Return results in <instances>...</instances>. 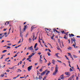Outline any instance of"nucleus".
Wrapping results in <instances>:
<instances>
[{
  "instance_id": "1",
  "label": "nucleus",
  "mask_w": 80,
  "mask_h": 80,
  "mask_svg": "<svg viewBox=\"0 0 80 80\" xmlns=\"http://www.w3.org/2000/svg\"><path fill=\"white\" fill-rule=\"evenodd\" d=\"M58 68L57 67L55 68V71L53 72V75H57V72H58Z\"/></svg>"
},
{
  "instance_id": "2",
  "label": "nucleus",
  "mask_w": 80,
  "mask_h": 80,
  "mask_svg": "<svg viewBox=\"0 0 80 80\" xmlns=\"http://www.w3.org/2000/svg\"><path fill=\"white\" fill-rule=\"evenodd\" d=\"M32 66H29L28 68V72H30L31 70H32Z\"/></svg>"
},
{
  "instance_id": "3",
  "label": "nucleus",
  "mask_w": 80,
  "mask_h": 80,
  "mask_svg": "<svg viewBox=\"0 0 80 80\" xmlns=\"http://www.w3.org/2000/svg\"><path fill=\"white\" fill-rule=\"evenodd\" d=\"M47 72V70H45V71L43 72H42L41 73V76H43L44 74L46 73V72Z\"/></svg>"
},
{
  "instance_id": "4",
  "label": "nucleus",
  "mask_w": 80,
  "mask_h": 80,
  "mask_svg": "<svg viewBox=\"0 0 80 80\" xmlns=\"http://www.w3.org/2000/svg\"><path fill=\"white\" fill-rule=\"evenodd\" d=\"M65 74L66 75H68V77H69V76H70V72H65Z\"/></svg>"
},
{
  "instance_id": "5",
  "label": "nucleus",
  "mask_w": 80,
  "mask_h": 80,
  "mask_svg": "<svg viewBox=\"0 0 80 80\" xmlns=\"http://www.w3.org/2000/svg\"><path fill=\"white\" fill-rule=\"evenodd\" d=\"M74 75H73L71 77L68 79V80H72V78H73V77H74Z\"/></svg>"
},
{
  "instance_id": "6",
  "label": "nucleus",
  "mask_w": 80,
  "mask_h": 80,
  "mask_svg": "<svg viewBox=\"0 0 80 80\" xmlns=\"http://www.w3.org/2000/svg\"><path fill=\"white\" fill-rule=\"evenodd\" d=\"M28 50H33V46H31V47H29V48L28 49Z\"/></svg>"
},
{
  "instance_id": "7",
  "label": "nucleus",
  "mask_w": 80,
  "mask_h": 80,
  "mask_svg": "<svg viewBox=\"0 0 80 80\" xmlns=\"http://www.w3.org/2000/svg\"><path fill=\"white\" fill-rule=\"evenodd\" d=\"M71 39L72 43H73V42H75V41H76V40H75V39L74 37H73V38H71Z\"/></svg>"
},
{
  "instance_id": "8",
  "label": "nucleus",
  "mask_w": 80,
  "mask_h": 80,
  "mask_svg": "<svg viewBox=\"0 0 80 80\" xmlns=\"http://www.w3.org/2000/svg\"><path fill=\"white\" fill-rule=\"evenodd\" d=\"M69 37H70V38H71V37H72L71 36H72V37H74V35L73 34H69Z\"/></svg>"
},
{
  "instance_id": "9",
  "label": "nucleus",
  "mask_w": 80,
  "mask_h": 80,
  "mask_svg": "<svg viewBox=\"0 0 80 80\" xmlns=\"http://www.w3.org/2000/svg\"><path fill=\"white\" fill-rule=\"evenodd\" d=\"M27 25L24 26V30L25 31V30H26V28H27Z\"/></svg>"
},
{
  "instance_id": "10",
  "label": "nucleus",
  "mask_w": 80,
  "mask_h": 80,
  "mask_svg": "<svg viewBox=\"0 0 80 80\" xmlns=\"http://www.w3.org/2000/svg\"><path fill=\"white\" fill-rule=\"evenodd\" d=\"M9 22H8V21L6 22L5 23V25H7V24L8 25V24H9Z\"/></svg>"
},
{
  "instance_id": "11",
  "label": "nucleus",
  "mask_w": 80,
  "mask_h": 80,
  "mask_svg": "<svg viewBox=\"0 0 80 80\" xmlns=\"http://www.w3.org/2000/svg\"><path fill=\"white\" fill-rule=\"evenodd\" d=\"M34 26H32V27H31V29H32V30H34V29H35V28H37V27H34Z\"/></svg>"
},
{
  "instance_id": "12",
  "label": "nucleus",
  "mask_w": 80,
  "mask_h": 80,
  "mask_svg": "<svg viewBox=\"0 0 80 80\" xmlns=\"http://www.w3.org/2000/svg\"><path fill=\"white\" fill-rule=\"evenodd\" d=\"M72 46H73V47H74V48H77L78 47L77 46L75 45V44H73L72 45Z\"/></svg>"
},
{
  "instance_id": "13",
  "label": "nucleus",
  "mask_w": 80,
  "mask_h": 80,
  "mask_svg": "<svg viewBox=\"0 0 80 80\" xmlns=\"http://www.w3.org/2000/svg\"><path fill=\"white\" fill-rule=\"evenodd\" d=\"M39 39L40 40H42V41H43V38L42 37H41V39H40V36L39 37Z\"/></svg>"
},
{
  "instance_id": "14",
  "label": "nucleus",
  "mask_w": 80,
  "mask_h": 80,
  "mask_svg": "<svg viewBox=\"0 0 80 80\" xmlns=\"http://www.w3.org/2000/svg\"><path fill=\"white\" fill-rule=\"evenodd\" d=\"M42 77L41 76L39 75V80H42Z\"/></svg>"
},
{
  "instance_id": "15",
  "label": "nucleus",
  "mask_w": 80,
  "mask_h": 80,
  "mask_svg": "<svg viewBox=\"0 0 80 80\" xmlns=\"http://www.w3.org/2000/svg\"><path fill=\"white\" fill-rule=\"evenodd\" d=\"M72 49V47H70L68 48V49L69 50H71Z\"/></svg>"
},
{
  "instance_id": "16",
  "label": "nucleus",
  "mask_w": 80,
  "mask_h": 80,
  "mask_svg": "<svg viewBox=\"0 0 80 80\" xmlns=\"http://www.w3.org/2000/svg\"><path fill=\"white\" fill-rule=\"evenodd\" d=\"M37 43H36L35 44V45L34 46V48L35 49L36 48V47H37Z\"/></svg>"
},
{
  "instance_id": "17",
  "label": "nucleus",
  "mask_w": 80,
  "mask_h": 80,
  "mask_svg": "<svg viewBox=\"0 0 80 80\" xmlns=\"http://www.w3.org/2000/svg\"><path fill=\"white\" fill-rule=\"evenodd\" d=\"M58 53H57V54H56V56L57 57H58V58H60V57L58 56Z\"/></svg>"
},
{
  "instance_id": "18",
  "label": "nucleus",
  "mask_w": 80,
  "mask_h": 80,
  "mask_svg": "<svg viewBox=\"0 0 80 80\" xmlns=\"http://www.w3.org/2000/svg\"><path fill=\"white\" fill-rule=\"evenodd\" d=\"M7 52V50H4L2 52V53H5V52Z\"/></svg>"
},
{
  "instance_id": "19",
  "label": "nucleus",
  "mask_w": 80,
  "mask_h": 80,
  "mask_svg": "<svg viewBox=\"0 0 80 80\" xmlns=\"http://www.w3.org/2000/svg\"><path fill=\"white\" fill-rule=\"evenodd\" d=\"M32 34L33 37V38H35V34H34V33H33Z\"/></svg>"
},
{
  "instance_id": "20",
  "label": "nucleus",
  "mask_w": 80,
  "mask_h": 80,
  "mask_svg": "<svg viewBox=\"0 0 80 80\" xmlns=\"http://www.w3.org/2000/svg\"><path fill=\"white\" fill-rule=\"evenodd\" d=\"M33 56V55H32V54H31L30 55H29L28 57L29 58H31V57H32Z\"/></svg>"
},
{
  "instance_id": "21",
  "label": "nucleus",
  "mask_w": 80,
  "mask_h": 80,
  "mask_svg": "<svg viewBox=\"0 0 80 80\" xmlns=\"http://www.w3.org/2000/svg\"><path fill=\"white\" fill-rule=\"evenodd\" d=\"M40 63H41V64L42 63V59H40Z\"/></svg>"
},
{
  "instance_id": "22",
  "label": "nucleus",
  "mask_w": 80,
  "mask_h": 80,
  "mask_svg": "<svg viewBox=\"0 0 80 80\" xmlns=\"http://www.w3.org/2000/svg\"><path fill=\"white\" fill-rule=\"evenodd\" d=\"M9 69H11V70H13L14 68V67H12V68H9Z\"/></svg>"
},
{
  "instance_id": "23",
  "label": "nucleus",
  "mask_w": 80,
  "mask_h": 80,
  "mask_svg": "<svg viewBox=\"0 0 80 80\" xmlns=\"http://www.w3.org/2000/svg\"><path fill=\"white\" fill-rule=\"evenodd\" d=\"M18 70H19V71H18L17 72H22V70H20V69H18Z\"/></svg>"
},
{
  "instance_id": "24",
  "label": "nucleus",
  "mask_w": 80,
  "mask_h": 80,
  "mask_svg": "<svg viewBox=\"0 0 80 80\" xmlns=\"http://www.w3.org/2000/svg\"><path fill=\"white\" fill-rule=\"evenodd\" d=\"M61 79L62 80H64L65 78H64V77H61Z\"/></svg>"
},
{
  "instance_id": "25",
  "label": "nucleus",
  "mask_w": 80,
  "mask_h": 80,
  "mask_svg": "<svg viewBox=\"0 0 80 80\" xmlns=\"http://www.w3.org/2000/svg\"><path fill=\"white\" fill-rule=\"evenodd\" d=\"M48 56H51V54H50V53L49 52H48Z\"/></svg>"
},
{
  "instance_id": "26",
  "label": "nucleus",
  "mask_w": 80,
  "mask_h": 80,
  "mask_svg": "<svg viewBox=\"0 0 80 80\" xmlns=\"http://www.w3.org/2000/svg\"><path fill=\"white\" fill-rule=\"evenodd\" d=\"M55 63V60L53 59L52 60V63Z\"/></svg>"
},
{
  "instance_id": "27",
  "label": "nucleus",
  "mask_w": 80,
  "mask_h": 80,
  "mask_svg": "<svg viewBox=\"0 0 80 80\" xmlns=\"http://www.w3.org/2000/svg\"><path fill=\"white\" fill-rule=\"evenodd\" d=\"M73 57H74V58H78V57L76 55H73Z\"/></svg>"
},
{
  "instance_id": "28",
  "label": "nucleus",
  "mask_w": 80,
  "mask_h": 80,
  "mask_svg": "<svg viewBox=\"0 0 80 80\" xmlns=\"http://www.w3.org/2000/svg\"><path fill=\"white\" fill-rule=\"evenodd\" d=\"M8 46H10V45H12V43H8Z\"/></svg>"
},
{
  "instance_id": "29",
  "label": "nucleus",
  "mask_w": 80,
  "mask_h": 80,
  "mask_svg": "<svg viewBox=\"0 0 80 80\" xmlns=\"http://www.w3.org/2000/svg\"><path fill=\"white\" fill-rule=\"evenodd\" d=\"M61 33H62V34H63V33H65V31H61Z\"/></svg>"
},
{
  "instance_id": "30",
  "label": "nucleus",
  "mask_w": 80,
  "mask_h": 80,
  "mask_svg": "<svg viewBox=\"0 0 80 80\" xmlns=\"http://www.w3.org/2000/svg\"><path fill=\"white\" fill-rule=\"evenodd\" d=\"M28 34H29L28 33H27L26 34V36H25V37H26V38H27V37L28 35Z\"/></svg>"
},
{
  "instance_id": "31",
  "label": "nucleus",
  "mask_w": 80,
  "mask_h": 80,
  "mask_svg": "<svg viewBox=\"0 0 80 80\" xmlns=\"http://www.w3.org/2000/svg\"><path fill=\"white\" fill-rule=\"evenodd\" d=\"M29 41H30V42H32V39H31V38H29Z\"/></svg>"
},
{
  "instance_id": "32",
  "label": "nucleus",
  "mask_w": 80,
  "mask_h": 80,
  "mask_svg": "<svg viewBox=\"0 0 80 80\" xmlns=\"http://www.w3.org/2000/svg\"><path fill=\"white\" fill-rule=\"evenodd\" d=\"M63 76H64V75H63V74H62V75H61L60 76V78H61V77H63Z\"/></svg>"
},
{
  "instance_id": "33",
  "label": "nucleus",
  "mask_w": 80,
  "mask_h": 80,
  "mask_svg": "<svg viewBox=\"0 0 80 80\" xmlns=\"http://www.w3.org/2000/svg\"><path fill=\"white\" fill-rule=\"evenodd\" d=\"M19 30H20L21 32H22V29H21V26H20L19 27Z\"/></svg>"
},
{
  "instance_id": "34",
  "label": "nucleus",
  "mask_w": 80,
  "mask_h": 80,
  "mask_svg": "<svg viewBox=\"0 0 80 80\" xmlns=\"http://www.w3.org/2000/svg\"><path fill=\"white\" fill-rule=\"evenodd\" d=\"M54 37H55V36H53L52 37H51V39H53Z\"/></svg>"
},
{
  "instance_id": "35",
  "label": "nucleus",
  "mask_w": 80,
  "mask_h": 80,
  "mask_svg": "<svg viewBox=\"0 0 80 80\" xmlns=\"http://www.w3.org/2000/svg\"><path fill=\"white\" fill-rule=\"evenodd\" d=\"M7 48H8V49L9 48V49H10V48H11V47H10L8 46V47Z\"/></svg>"
},
{
  "instance_id": "36",
  "label": "nucleus",
  "mask_w": 80,
  "mask_h": 80,
  "mask_svg": "<svg viewBox=\"0 0 80 80\" xmlns=\"http://www.w3.org/2000/svg\"><path fill=\"white\" fill-rule=\"evenodd\" d=\"M25 59H26V58H24L22 60V61H24Z\"/></svg>"
},
{
  "instance_id": "37",
  "label": "nucleus",
  "mask_w": 80,
  "mask_h": 80,
  "mask_svg": "<svg viewBox=\"0 0 80 80\" xmlns=\"http://www.w3.org/2000/svg\"><path fill=\"white\" fill-rule=\"evenodd\" d=\"M4 76V74H2L1 76V77H3Z\"/></svg>"
},
{
  "instance_id": "38",
  "label": "nucleus",
  "mask_w": 80,
  "mask_h": 80,
  "mask_svg": "<svg viewBox=\"0 0 80 80\" xmlns=\"http://www.w3.org/2000/svg\"><path fill=\"white\" fill-rule=\"evenodd\" d=\"M72 71H73V70H72V68H70V72H72Z\"/></svg>"
},
{
  "instance_id": "39",
  "label": "nucleus",
  "mask_w": 80,
  "mask_h": 80,
  "mask_svg": "<svg viewBox=\"0 0 80 80\" xmlns=\"http://www.w3.org/2000/svg\"><path fill=\"white\" fill-rule=\"evenodd\" d=\"M28 76V75H27L25 77V79H26V78H27Z\"/></svg>"
},
{
  "instance_id": "40",
  "label": "nucleus",
  "mask_w": 80,
  "mask_h": 80,
  "mask_svg": "<svg viewBox=\"0 0 80 80\" xmlns=\"http://www.w3.org/2000/svg\"><path fill=\"white\" fill-rule=\"evenodd\" d=\"M39 71H40V72H42V68H41L39 70Z\"/></svg>"
},
{
  "instance_id": "41",
  "label": "nucleus",
  "mask_w": 80,
  "mask_h": 80,
  "mask_svg": "<svg viewBox=\"0 0 80 80\" xmlns=\"http://www.w3.org/2000/svg\"><path fill=\"white\" fill-rule=\"evenodd\" d=\"M70 57H71V58H73V57H72V54H70Z\"/></svg>"
},
{
  "instance_id": "42",
  "label": "nucleus",
  "mask_w": 80,
  "mask_h": 80,
  "mask_svg": "<svg viewBox=\"0 0 80 80\" xmlns=\"http://www.w3.org/2000/svg\"><path fill=\"white\" fill-rule=\"evenodd\" d=\"M20 36H21V37L22 38V32H21V33H20Z\"/></svg>"
},
{
  "instance_id": "43",
  "label": "nucleus",
  "mask_w": 80,
  "mask_h": 80,
  "mask_svg": "<svg viewBox=\"0 0 80 80\" xmlns=\"http://www.w3.org/2000/svg\"><path fill=\"white\" fill-rule=\"evenodd\" d=\"M48 72H47L46 73V74L45 75V76H47H47H48Z\"/></svg>"
},
{
  "instance_id": "44",
  "label": "nucleus",
  "mask_w": 80,
  "mask_h": 80,
  "mask_svg": "<svg viewBox=\"0 0 80 80\" xmlns=\"http://www.w3.org/2000/svg\"><path fill=\"white\" fill-rule=\"evenodd\" d=\"M42 55H41L40 56V59H41V60H42Z\"/></svg>"
},
{
  "instance_id": "45",
  "label": "nucleus",
  "mask_w": 80,
  "mask_h": 80,
  "mask_svg": "<svg viewBox=\"0 0 80 80\" xmlns=\"http://www.w3.org/2000/svg\"><path fill=\"white\" fill-rule=\"evenodd\" d=\"M56 31H57V30H56V29L54 28V31H53V32H56Z\"/></svg>"
},
{
  "instance_id": "46",
  "label": "nucleus",
  "mask_w": 80,
  "mask_h": 80,
  "mask_svg": "<svg viewBox=\"0 0 80 80\" xmlns=\"http://www.w3.org/2000/svg\"><path fill=\"white\" fill-rule=\"evenodd\" d=\"M68 41L69 42V43H70V39H69L68 40Z\"/></svg>"
},
{
  "instance_id": "47",
  "label": "nucleus",
  "mask_w": 80,
  "mask_h": 80,
  "mask_svg": "<svg viewBox=\"0 0 80 80\" xmlns=\"http://www.w3.org/2000/svg\"><path fill=\"white\" fill-rule=\"evenodd\" d=\"M78 80V77L77 76L76 77V80Z\"/></svg>"
},
{
  "instance_id": "48",
  "label": "nucleus",
  "mask_w": 80,
  "mask_h": 80,
  "mask_svg": "<svg viewBox=\"0 0 80 80\" xmlns=\"http://www.w3.org/2000/svg\"><path fill=\"white\" fill-rule=\"evenodd\" d=\"M36 79L37 80H38V77H37V76L36 77Z\"/></svg>"
},
{
  "instance_id": "49",
  "label": "nucleus",
  "mask_w": 80,
  "mask_h": 80,
  "mask_svg": "<svg viewBox=\"0 0 80 80\" xmlns=\"http://www.w3.org/2000/svg\"><path fill=\"white\" fill-rule=\"evenodd\" d=\"M6 72H10V70L8 69V70H6Z\"/></svg>"
},
{
  "instance_id": "50",
  "label": "nucleus",
  "mask_w": 80,
  "mask_h": 80,
  "mask_svg": "<svg viewBox=\"0 0 80 80\" xmlns=\"http://www.w3.org/2000/svg\"><path fill=\"white\" fill-rule=\"evenodd\" d=\"M38 50V48H37V49H35V51H37Z\"/></svg>"
},
{
  "instance_id": "51",
  "label": "nucleus",
  "mask_w": 80,
  "mask_h": 80,
  "mask_svg": "<svg viewBox=\"0 0 80 80\" xmlns=\"http://www.w3.org/2000/svg\"><path fill=\"white\" fill-rule=\"evenodd\" d=\"M7 30V28H6V29H4L3 31H6V30Z\"/></svg>"
},
{
  "instance_id": "52",
  "label": "nucleus",
  "mask_w": 80,
  "mask_h": 80,
  "mask_svg": "<svg viewBox=\"0 0 80 80\" xmlns=\"http://www.w3.org/2000/svg\"><path fill=\"white\" fill-rule=\"evenodd\" d=\"M47 73H50V71H47Z\"/></svg>"
},
{
  "instance_id": "53",
  "label": "nucleus",
  "mask_w": 80,
  "mask_h": 80,
  "mask_svg": "<svg viewBox=\"0 0 80 80\" xmlns=\"http://www.w3.org/2000/svg\"><path fill=\"white\" fill-rule=\"evenodd\" d=\"M58 62H60V63H62V61H61L58 60Z\"/></svg>"
},
{
  "instance_id": "54",
  "label": "nucleus",
  "mask_w": 80,
  "mask_h": 80,
  "mask_svg": "<svg viewBox=\"0 0 80 80\" xmlns=\"http://www.w3.org/2000/svg\"><path fill=\"white\" fill-rule=\"evenodd\" d=\"M77 38H80V36H77Z\"/></svg>"
},
{
  "instance_id": "55",
  "label": "nucleus",
  "mask_w": 80,
  "mask_h": 80,
  "mask_svg": "<svg viewBox=\"0 0 80 80\" xmlns=\"http://www.w3.org/2000/svg\"><path fill=\"white\" fill-rule=\"evenodd\" d=\"M44 45H45V47H46V48H48V46H47L46 45V44H44Z\"/></svg>"
},
{
  "instance_id": "56",
  "label": "nucleus",
  "mask_w": 80,
  "mask_h": 80,
  "mask_svg": "<svg viewBox=\"0 0 80 80\" xmlns=\"http://www.w3.org/2000/svg\"><path fill=\"white\" fill-rule=\"evenodd\" d=\"M25 78V77H20V78Z\"/></svg>"
},
{
  "instance_id": "57",
  "label": "nucleus",
  "mask_w": 80,
  "mask_h": 80,
  "mask_svg": "<svg viewBox=\"0 0 80 80\" xmlns=\"http://www.w3.org/2000/svg\"><path fill=\"white\" fill-rule=\"evenodd\" d=\"M30 58H28L27 59V60H30Z\"/></svg>"
},
{
  "instance_id": "58",
  "label": "nucleus",
  "mask_w": 80,
  "mask_h": 80,
  "mask_svg": "<svg viewBox=\"0 0 80 80\" xmlns=\"http://www.w3.org/2000/svg\"><path fill=\"white\" fill-rule=\"evenodd\" d=\"M47 76H45V77H44V79H46V78H47Z\"/></svg>"
},
{
  "instance_id": "59",
  "label": "nucleus",
  "mask_w": 80,
  "mask_h": 80,
  "mask_svg": "<svg viewBox=\"0 0 80 80\" xmlns=\"http://www.w3.org/2000/svg\"><path fill=\"white\" fill-rule=\"evenodd\" d=\"M6 59L7 60H8V59H9V57H8L6 58Z\"/></svg>"
},
{
  "instance_id": "60",
  "label": "nucleus",
  "mask_w": 80,
  "mask_h": 80,
  "mask_svg": "<svg viewBox=\"0 0 80 80\" xmlns=\"http://www.w3.org/2000/svg\"><path fill=\"white\" fill-rule=\"evenodd\" d=\"M17 55L16 54L13 57H17Z\"/></svg>"
},
{
  "instance_id": "61",
  "label": "nucleus",
  "mask_w": 80,
  "mask_h": 80,
  "mask_svg": "<svg viewBox=\"0 0 80 80\" xmlns=\"http://www.w3.org/2000/svg\"><path fill=\"white\" fill-rule=\"evenodd\" d=\"M48 50L49 52H51V50H50V49H48Z\"/></svg>"
},
{
  "instance_id": "62",
  "label": "nucleus",
  "mask_w": 80,
  "mask_h": 80,
  "mask_svg": "<svg viewBox=\"0 0 80 80\" xmlns=\"http://www.w3.org/2000/svg\"><path fill=\"white\" fill-rule=\"evenodd\" d=\"M32 56H33V55H35V53H32Z\"/></svg>"
},
{
  "instance_id": "63",
  "label": "nucleus",
  "mask_w": 80,
  "mask_h": 80,
  "mask_svg": "<svg viewBox=\"0 0 80 80\" xmlns=\"http://www.w3.org/2000/svg\"><path fill=\"white\" fill-rule=\"evenodd\" d=\"M7 34V33L5 32L4 33V35H6V34Z\"/></svg>"
},
{
  "instance_id": "64",
  "label": "nucleus",
  "mask_w": 80,
  "mask_h": 80,
  "mask_svg": "<svg viewBox=\"0 0 80 80\" xmlns=\"http://www.w3.org/2000/svg\"><path fill=\"white\" fill-rule=\"evenodd\" d=\"M38 54L39 55H41V52L40 53H38Z\"/></svg>"
}]
</instances>
